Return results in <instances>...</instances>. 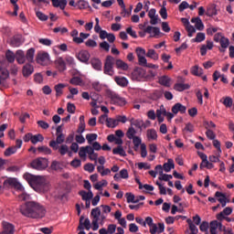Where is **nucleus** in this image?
I'll list each match as a JSON object with an SVG mask.
<instances>
[{"label":"nucleus","instance_id":"nucleus-1","mask_svg":"<svg viewBox=\"0 0 234 234\" xmlns=\"http://www.w3.org/2000/svg\"><path fill=\"white\" fill-rule=\"evenodd\" d=\"M20 212L24 217H28L29 218H43L47 210L38 203L29 201L20 207Z\"/></svg>","mask_w":234,"mask_h":234},{"label":"nucleus","instance_id":"nucleus-21","mask_svg":"<svg viewBox=\"0 0 234 234\" xmlns=\"http://www.w3.org/2000/svg\"><path fill=\"white\" fill-rule=\"evenodd\" d=\"M55 8H60V10H65L67 6V0H50Z\"/></svg>","mask_w":234,"mask_h":234},{"label":"nucleus","instance_id":"nucleus-46","mask_svg":"<svg viewBox=\"0 0 234 234\" xmlns=\"http://www.w3.org/2000/svg\"><path fill=\"white\" fill-rule=\"evenodd\" d=\"M217 229H218V221L213 220L210 222V233L217 234Z\"/></svg>","mask_w":234,"mask_h":234},{"label":"nucleus","instance_id":"nucleus-63","mask_svg":"<svg viewBox=\"0 0 234 234\" xmlns=\"http://www.w3.org/2000/svg\"><path fill=\"white\" fill-rule=\"evenodd\" d=\"M84 171H88V173H94V165L88 163L84 165Z\"/></svg>","mask_w":234,"mask_h":234},{"label":"nucleus","instance_id":"nucleus-57","mask_svg":"<svg viewBox=\"0 0 234 234\" xmlns=\"http://www.w3.org/2000/svg\"><path fill=\"white\" fill-rule=\"evenodd\" d=\"M67 111L69 112V114H74V112H76V105H74V103L68 102Z\"/></svg>","mask_w":234,"mask_h":234},{"label":"nucleus","instance_id":"nucleus-18","mask_svg":"<svg viewBox=\"0 0 234 234\" xmlns=\"http://www.w3.org/2000/svg\"><path fill=\"white\" fill-rule=\"evenodd\" d=\"M213 42L211 40H207V45H203L200 48L201 56H206V54H207V50H213Z\"/></svg>","mask_w":234,"mask_h":234},{"label":"nucleus","instance_id":"nucleus-13","mask_svg":"<svg viewBox=\"0 0 234 234\" xmlns=\"http://www.w3.org/2000/svg\"><path fill=\"white\" fill-rule=\"evenodd\" d=\"M55 65L59 72H65L67 70V62L61 57L55 60Z\"/></svg>","mask_w":234,"mask_h":234},{"label":"nucleus","instance_id":"nucleus-9","mask_svg":"<svg viewBox=\"0 0 234 234\" xmlns=\"http://www.w3.org/2000/svg\"><path fill=\"white\" fill-rule=\"evenodd\" d=\"M143 78H145V69L142 68L133 69L132 72V80H133V81H140Z\"/></svg>","mask_w":234,"mask_h":234},{"label":"nucleus","instance_id":"nucleus-62","mask_svg":"<svg viewBox=\"0 0 234 234\" xmlns=\"http://www.w3.org/2000/svg\"><path fill=\"white\" fill-rule=\"evenodd\" d=\"M58 153L62 155L65 156L66 153H69V146L66 144H62L59 148H58Z\"/></svg>","mask_w":234,"mask_h":234},{"label":"nucleus","instance_id":"nucleus-36","mask_svg":"<svg viewBox=\"0 0 234 234\" xmlns=\"http://www.w3.org/2000/svg\"><path fill=\"white\" fill-rule=\"evenodd\" d=\"M106 125L110 129H114V127H118L119 124L117 119L108 118L106 120Z\"/></svg>","mask_w":234,"mask_h":234},{"label":"nucleus","instance_id":"nucleus-12","mask_svg":"<svg viewBox=\"0 0 234 234\" xmlns=\"http://www.w3.org/2000/svg\"><path fill=\"white\" fill-rule=\"evenodd\" d=\"M186 111H187V108L184 104H182L180 102L176 103L172 107L173 114H178V112H180V114H186Z\"/></svg>","mask_w":234,"mask_h":234},{"label":"nucleus","instance_id":"nucleus-16","mask_svg":"<svg viewBox=\"0 0 234 234\" xmlns=\"http://www.w3.org/2000/svg\"><path fill=\"white\" fill-rule=\"evenodd\" d=\"M231 213H233V208L231 207H227L223 209V211L217 215V218L222 222V220H224V217H229V215H231Z\"/></svg>","mask_w":234,"mask_h":234},{"label":"nucleus","instance_id":"nucleus-54","mask_svg":"<svg viewBox=\"0 0 234 234\" xmlns=\"http://www.w3.org/2000/svg\"><path fill=\"white\" fill-rule=\"evenodd\" d=\"M186 32H188V37H193V34L197 32V29H195V27H193L191 24L186 26Z\"/></svg>","mask_w":234,"mask_h":234},{"label":"nucleus","instance_id":"nucleus-24","mask_svg":"<svg viewBox=\"0 0 234 234\" xmlns=\"http://www.w3.org/2000/svg\"><path fill=\"white\" fill-rule=\"evenodd\" d=\"M191 86L189 84L185 83H176L174 85V90H177V92H184V90H187L190 89Z\"/></svg>","mask_w":234,"mask_h":234},{"label":"nucleus","instance_id":"nucleus-55","mask_svg":"<svg viewBox=\"0 0 234 234\" xmlns=\"http://www.w3.org/2000/svg\"><path fill=\"white\" fill-rule=\"evenodd\" d=\"M10 76V72H8L7 69H2L0 70V79L5 81V80H8Z\"/></svg>","mask_w":234,"mask_h":234},{"label":"nucleus","instance_id":"nucleus-3","mask_svg":"<svg viewBox=\"0 0 234 234\" xmlns=\"http://www.w3.org/2000/svg\"><path fill=\"white\" fill-rule=\"evenodd\" d=\"M114 63L115 58L114 57L109 55L106 57L105 62H104V69L103 72L107 76H114Z\"/></svg>","mask_w":234,"mask_h":234},{"label":"nucleus","instance_id":"nucleus-52","mask_svg":"<svg viewBox=\"0 0 234 234\" xmlns=\"http://www.w3.org/2000/svg\"><path fill=\"white\" fill-rule=\"evenodd\" d=\"M69 83L71 85H81V83H83V80L80 77H73L70 79Z\"/></svg>","mask_w":234,"mask_h":234},{"label":"nucleus","instance_id":"nucleus-56","mask_svg":"<svg viewBox=\"0 0 234 234\" xmlns=\"http://www.w3.org/2000/svg\"><path fill=\"white\" fill-rule=\"evenodd\" d=\"M86 47H89L90 48H95V47H98V42H96V40L94 39H88L85 42Z\"/></svg>","mask_w":234,"mask_h":234},{"label":"nucleus","instance_id":"nucleus-59","mask_svg":"<svg viewBox=\"0 0 234 234\" xmlns=\"http://www.w3.org/2000/svg\"><path fill=\"white\" fill-rule=\"evenodd\" d=\"M206 136L208 138V140H215L217 138V135L212 130L207 129V132H206Z\"/></svg>","mask_w":234,"mask_h":234},{"label":"nucleus","instance_id":"nucleus-44","mask_svg":"<svg viewBox=\"0 0 234 234\" xmlns=\"http://www.w3.org/2000/svg\"><path fill=\"white\" fill-rule=\"evenodd\" d=\"M191 72L194 76H202L204 74V69L198 66H194Z\"/></svg>","mask_w":234,"mask_h":234},{"label":"nucleus","instance_id":"nucleus-37","mask_svg":"<svg viewBox=\"0 0 234 234\" xmlns=\"http://www.w3.org/2000/svg\"><path fill=\"white\" fill-rule=\"evenodd\" d=\"M90 63L95 70H101V60L99 58H92Z\"/></svg>","mask_w":234,"mask_h":234},{"label":"nucleus","instance_id":"nucleus-10","mask_svg":"<svg viewBox=\"0 0 234 234\" xmlns=\"http://www.w3.org/2000/svg\"><path fill=\"white\" fill-rule=\"evenodd\" d=\"M77 59L81 63L89 64V60L90 59V53L88 50H80L76 54Z\"/></svg>","mask_w":234,"mask_h":234},{"label":"nucleus","instance_id":"nucleus-6","mask_svg":"<svg viewBox=\"0 0 234 234\" xmlns=\"http://www.w3.org/2000/svg\"><path fill=\"white\" fill-rule=\"evenodd\" d=\"M4 187L7 189L14 187V189H16V191H25L23 185H21V183H19L17 179L14 177H9L4 181Z\"/></svg>","mask_w":234,"mask_h":234},{"label":"nucleus","instance_id":"nucleus-29","mask_svg":"<svg viewBox=\"0 0 234 234\" xmlns=\"http://www.w3.org/2000/svg\"><path fill=\"white\" fill-rule=\"evenodd\" d=\"M220 101L227 109L233 107V99L231 97H223Z\"/></svg>","mask_w":234,"mask_h":234},{"label":"nucleus","instance_id":"nucleus-39","mask_svg":"<svg viewBox=\"0 0 234 234\" xmlns=\"http://www.w3.org/2000/svg\"><path fill=\"white\" fill-rule=\"evenodd\" d=\"M5 58L8 63H14L16 61V54L10 49L5 52Z\"/></svg>","mask_w":234,"mask_h":234},{"label":"nucleus","instance_id":"nucleus-64","mask_svg":"<svg viewBox=\"0 0 234 234\" xmlns=\"http://www.w3.org/2000/svg\"><path fill=\"white\" fill-rule=\"evenodd\" d=\"M108 231V234H114L116 233V225L110 224L108 225V228L106 229Z\"/></svg>","mask_w":234,"mask_h":234},{"label":"nucleus","instance_id":"nucleus-11","mask_svg":"<svg viewBox=\"0 0 234 234\" xmlns=\"http://www.w3.org/2000/svg\"><path fill=\"white\" fill-rule=\"evenodd\" d=\"M3 231L0 234H14L16 231V227L13 224L8 223L6 221H3Z\"/></svg>","mask_w":234,"mask_h":234},{"label":"nucleus","instance_id":"nucleus-27","mask_svg":"<svg viewBox=\"0 0 234 234\" xmlns=\"http://www.w3.org/2000/svg\"><path fill=\"white\" fill-rule=\"evenodd\" d=\"M36 54V49L34 48H30L26 54V59L28 63L34 62V55Z\"/></svg>","mask_w":234,"mask_h":234},{"label":"nucleus","instance_id":"nucleus-43","mask_svg":"<svg viewBox=\"0 0 234 234\" xmlns=\"http://www.w3.org/2000/svg\"><path fill=\"white\" fill-rule=\"evenodd\" d=\"M159 83L165 87H169L171 85V79L167 76H163L159 79Z\"/></svg>","mask_w":234,"mask_h":234},{"label":"nucleus","instance_id":"nucleus-58","mask_svg":"<svg viewBox=\"0 0 234 234\" xmlns=\"http://www.w3.org/2000/svg\"><path fill=\"white\" fill-rule=\"evenodd\" d=\"M50 167L52 171H59L61 169V164L58 161H53Z\"/></svg>","mask_w":234,"mask_h":234},{"label":"nucleus","instance_id":"nucleus-5","mask_svg":"<svg viewBox=\"0 0 234 234\" xmlns=\"http://www.w3.org/2000/svg\"><path fill=\"white\" fill-rule=\"evenodd\" d=\"M31 167L37 171H43V169H47L48 167V159L45 157H38L32 161Z\"/></svg>","mask_w":234,"mask_h":234},{"label":"nucleus","instance_id":"nucleus-61","mask_svg":"<svg viewBox=\"0 0 234 234\" xmlns=\"http://www.w3.org/2000/svg\"><path fill=\"white\" fill-rule=\"evenodd\" d=\"M66 63H68V65H69V67H76V60L74 59V58L68 56L66 57Z\"/></svg>","mask_w":234,"mask_h":234},{"label":"nucleus","instance_id":"nucleus-28","mask_svg":"<svg viewBox=\"0 0 234 234\" xmlns=\"http://www.w3.org/2000/svg\"><path fill=\"white\" fill-rule=\"evenodd\" d=\"M163 169L165 171V173H169L171 169H175V162L173 159H168L167 163L164 164Z\"/></svg>","mask_w":234,"mask_h":234},{"label":"nucleus","instance_id":"nucleus-25","mask_svg":"<svg viewBox=\"0 0 234 234\" xmlns=\"http://www.w3.org/2000/svg\"><path fill=\"white\" fill-rule=\"evenodd\" d=\"M65 87H67V84H64V83H58L54 86L57 98H59V96L63 95V89H65Z\"/></svg>","mask_w":234,"mask_h":234},{"label":"nucleus","instance_id":"nucleus-42","mask_svg":"<svg viewBox=\"0 0 234 234\" xmlns=\"http://www.w3.org/2000/svg\"><path fill=\"white\" fill-rule=\"evenodd\" d=\"M125 197L128 204H138V200H135L136 197L133 193H126Z\"/></svg>","mask_w":234,"mask_h":234},{"label":"nucleus","instance_id":"nucleus-30","mask_svg":"<svg viewBox=\"0 0 234 234\" xmlns=\"http://www.w3.org/2000/svg\"><path fill=\"white\" fill-rule=\"evenodd\" d=\"M90 36V34L88 33H80V37H74L73 41L74 43H77V45H81V43H83V39H87Z\"/></svg>","mask_w":234,"mask_h":234},{"label":"nucleus","instance_id":"nucleus-23","mask_svg":"<svg viewBox=\"0 0 234 234\" xmlns=\"http://www.w3.org/2000/svg\"><path fill=\"white\" fill-rule=\"evenodd\" d=\"M215 197L218 198V200L221 204V207H226V205H227L226 195L222 192L218 191L215 193Z\"/></svg>","mask_w":234,"mask_h":234},{"label":"nucleus","instance_id":"nucleus-17","mask_svg":"<svg viewBox=\"0 0 234 234\" xmlns=\"http://www.w3.org/2000/svg\"><path fill=\"white\" fill-rule=\"evenodd\" d=\"M80 197H81L82 200L88 201L92 200L94 194L92 193V190H89L88 192L85 190H80L79 192Z\"/></svg>","mask_w":234,"mask_h":234},{"label":"nucleus","instance_id":"nucleus-45","mask_svg":"<svg viewBox=\"0 0 234 234\" xmlns=\"http://www.w3.org/2000/svg\"><path fill=\"white\" fill-rule=\"evenodd\" d=\"M146 58H150L151 59H154V61H156L158 60V53H156L154 49H148Z\"/></svg>","mask_w":234,"mask_h":234},{"label":"nucleus","instance_id":"nucleus-51","mask_svg":"<svg viewBox=\"0 0 234 234\" xmlns=\"http://www.w3.org/2000/svg\"><path fill=\"white\" fill-rule=\"evenodd\" d=\"M107 184V180L103 179L102 181L96 183L94 185V188L97 189L98 191H101L102 187H105Z\"/></svg>","mask_w":234,"mask_h":234},{"label":"nucleus","instance_id":"nucleus-35","mask_svg":"<svg viewBox=\"0 0 234 234\" xmlns=\"http://www.w3.org/2000/svg\"><path fill=\"white\" fill-rule=\"evenodd\" d=\"M90 215L93 218V220H100V217H101V210L97 207L91 209Z\"/></svg>","mask_w":234,"mask_h":234},{"label":"nucleus","instance_id":"nucleus-19","mask_svg":"<svg viewBox=\"0 0 234 234\" xmlns=\"http://www.w3.org/2000/svg\"><path fill=\"white\" fill-rule=\"evenodd\" d=\"M114 81L119 87H127L129 85V80L125 77L116 76L114 77Z\"/></svg>","mask_w":234,"mask_h":234},{"label":"nucleus","instance_id":"nucleus-34","mask_svg":"<svg viewBox=\"0 0 234 234\" xmlns=\"http://www.w3.org/2000/svg\"><path fill=\"white\" fill-rule=\"evenodd\" d=\"M113 154H119V156H127V154L125 153V150H123L122 145H119L116 148L112 149Z\"/></svg>","mask_w":234,"mask_h":234},{"label":"nucleus","instance_id":"nucleus-41","mask_svg":"<svg viewBox=\"0 0 234 234\" xmlns=\"http://www.w3.org/2000/svg\"><path fill=\"white\" fill-rule=\"evenodd\" d=\"M206 40L205 33H197L196 37L192 39L193 43H202V41Z\"/></svg>","mask_w":234,"mask_h":234},{"label":"nucleus","instance_id":"nucleus-32","mask_svg":"<svg viewBox=\"0 0 234 234\" xmlns=\"http://www.w3.org/2000/svg\"><path fill=\"white\" fill-rule=\"evenodd\" d=\"M146 136H147L148 140H157L158 139V133H156V130H154V129L147 130Z\"/></svg>","mask_w":234,"mask_h":234},{"label":"nucleus","instance_id":"nucleus-40","mask_svg":"<svg viewBox=\"0 0 234 234\" xmlns=\"http://www.w3.org/2000/svg\"><path fill=\"white\" fill-rule=\"evenodd\" d=\"M206 16L208 17H213V16H217V7L215 5H210L207 8Z\"/></svg>","mask_w":234,"mask_h":234},{"label":"nucleus","instance_id":"nucleus-8","mask_svg":"<svg viewBox=\"0 0 234 234\" xmlns=\"http://www.w3.org/2000/svg\"><path fill=\"white\" fill-rule=\"evenodd\" d=\"M65 142V134L59 133L57 135L56 141L52 140L49 142V147L53 148V151H58L59 149V144Z\"/></svg>","mask_w":234,"mask_h":234},{"label":"nucleus","instance_id":"nucleus-47","mask_svg":"<svg viewBox=\"0 0 234 234\" xmlns=\"http://www.w3.org/2000/svg\"><path fill=\"white\" fill-rule=\"evenodd\" d=\"M16 153H17V150L16 149V147L10 146L5 151L4 154L5 156H12V154H16Z\"/></svg>","mask_w":234,"mask_h":234},{"label":"nucleus","instance_id":"nucleus-48","mask_svg":"<svg viewBox=\"0 0 234 234\" xmlns=\"http://www.w3.org/2000/svg\"><path fill=\"white\" fill-rule=\"evenodd\" d=\"M86 140L88 142V144H92L93 142H95V140H98V134L96 133H88L86 134Z\"/></svg>","mask_w":234,"mask_h":234},{"label":"nucleus","instance_id":"nucleus-31","mask_svg":"<svg viewBox=\"0 0 234 234\" xmlns=\"http://www.w3.org/2000/svg\"><path fill=\"white\" fill-rule=\"evenodd\" d=\"M23 45V38L21 37H14L11 39V47H21Z\"/></svg>","mask_w":234,"mask_h":234},{"label":"nucleus","instance_id":"nucleus-14","mask_svg":"<svg viewBox=\"0 0 234 234\" xmlns=\"http://www.w3.org/2000/svg\"><path fill=\"white\" fill-rule=\"evenodd\" d=\"M79 229H90V219L89 218H85L83 216L80 218Z\"/></svg>","mask_w":234,"mask_h":234},{"label":"nucleus","instance_id":"nucleus-2","mask_svg":"<svg viewBox=\"0 0 234 234\" xmlns=\"http://www.w3.org/2000/svg\"><path fill=\"white\" fill-rule=\"evenodd\" d=\"M24 179L39 193H47L50 189V184L41 176H34L29 173L24 174Z\"/></svg>","mask_w":234,"mask_h":234},{"label":"nucleus","instance_id":"nucleus-26","mask_svg":"<svg viewBox=\"0 0 234 234\" xmlns=\"http://www.w3.org/2000/svg\"><path fill=\"white\" fill-rule=\"evenodd\" d=\"M115 67L120 70H129V65L122 59L115 60Z\"/></svg>","mask_w":234,"mask_h":234},{"label":"nucleus","instance_id":"nucleus-38","mask_svg":"<svg viewBox=\"0 0 234 234\" xmlns=\"http://www.w3.org/2000/svg\"><path fill=\"white\" fill-rule=\"evenodd\" d=\"M43 140H45V137H43V134L37 133V134L32 135L31 144L36 145V144H38V142H43Z\"/></svg>","mask_w":234,"mask_h":234},{"label":"nucleus","instance_id":"nucleus-60","mask_svg":"<svg viewBox=\"0 0 234 234\" xmlns=\"http://www.w3.org/2000/svg\"><path fill=\"white\" fill-rule=\"evenodd\" d=\"M37 123L38 127H40V129H44L45 131L47 129H48V127H50L48 122H47L45 121H37Z\"/></svg>","mask_w":234,"mask_h":234},{"label":"nucleus","instance_id":"nucleus-53","mask_svg":"<svg viewBox=\"0 0 234 234\" xmlns=\"http://www.w3.org/2000/svg\"><path fill=\"white\" fill-rule=\"evenodd\" d=\"M159 14L163 19H167V8H165V2L163 3V7L160 9Z\"/></svg>","mask_w":234,"mask_h":234},{"label":"nucleus","instance_id":"nucleus-20","mask_svg":"<svg viewBox=\"0 0 234 234\" xmlns=\"http://www.w3.org/2000/svg\"><path fill=\"white\" fill-rule=\"evenodd\" d=\"M220 48H218L219 52H226V48L229 47V38L223 37L221 40H219Z\"/></svg>","mask_w":234,"mask_h":234},{"label":"nucleus","instance_id":"nucleus-50","mask_svg":"<svg viewBox=\"0 0 234 234\" xmlns=\"http://www.w3.org/2000/svg\"><path fill=\"white\" fill-rule=\"evenodd\" d=\"M135 134H136V130H134L133 127L129 128L126 133V136L129 140H133V138H136Z\"/></svg>","mask_w":234,"mask_h":234},{"label":"nucleus","instance_id":"nucleus-33","mask_svg":"<svg viewBox=\"0 0 234 234\" xmlns=\"http://www.w3.org/2000/svg\"><path fill=\"white\" fill-rule=\"evenodd\" d=\"M77 6L79 10H87V8H91L90 5H89V3L85 0H79L77 2Z\"/></svg>","mask_w":234,"mask_h":234},{"label":"nucleus","instance_id":"nucleus-49","mask_svg":"<svg viewBox=\"0 0 234 234\" xmlns=\"http://www.w3.org/2000/svg\"><path fill=\"white\" fill-rule=\"evenodd\" d=\"M38 153H44V154H52V150L48 146H38Z\"/></svg>","mask_w":234,"mask_h":234},{"label":"nucleus","instance_id":"nucleus-4","mask_svg":"<svg viewBox=\"0 0 234 234\" xmlns=\"http://www.w3.org/2000/svg\"><path fill=\"white\" fill-rule=\"evenodd\" d=\"M146 34H151L150 37H156L158 38L159 36H162V32H160V27L148 26L144 30L139 31L140 37H145Z\"/></svg>","mask_w":234,"mask_h":234},{"label":"nucleus","instance_id":"nucleus-7","mask_svg":"<svg viewBox=\"0 0 234 234\" xmlns=\"http://www.w3.org/2000/svg\"><path fill=\"white\" fill-rule=\"evenodd\" d=\"M50 61V56L45 51H39L37 55V63L39 65H47Z\"/></svg>","mask_w":234,"mask_h":234},{"label":"nucleus","instance_id":"nucleus-22","mask_svg":"<svg viewBox=\"0 0 234 234\" xmlns=\"http://www.w3.org/2000/svg\"><path fill=\"white\" fill-rule=\"evenodd\" d=\"M16 59L19 65H23L25 61H27V57L25 56V51L23 50H17L16 53Z\"/></svg>","mask_w":234,"mask_h":234},{"label":"nucleus","instance_id":"nucleus-15","mask_svg":"<svg viewBox=\"0 0 234 234\" xmlns=\"http://www.w3.org/2000/svg\"><path fill=\"white\" fill-rule=\"evenodd\" d=\"M22 74L24 78H28L29 76H32V74H34V66L29 63L24 65L22 69Z\"/></svg>","mask_w":234,"mask_h":234}]
</instances>
